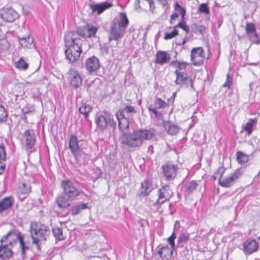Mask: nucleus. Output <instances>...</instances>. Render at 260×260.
Instances as JSON below:
<instances>
[{
  "instance_id": "nucleus-1",
  "label": "nucleus",
  "mask_w": 260,
  "mask_h": 260,
  "mask_svg": "<svg viewBox=\"0 0 260 260\" xmlns=\"http://www.w3.org/2000/svg\"><path fill=\"white\" fill-rule=\"evenodd\" d=\"M118 122L119 129L122 134L119 137L121 144L130 148L140 147L145 140H150L155 135L153 128L136 129L132 133L126 134L129 128V121L123 113L122 110H118L115 114Z\"/></svg>"
},
{
  "instance_id": "nucleus-2",
  "label": "nucleus",
  "mask_w": 260,
  "mask_h": 260,
  "mask_svg": "<svg viewBox=\"0 0 260 260\" xmlns=\"http://www.w3.org/2000/svg\"><path fill=\"white\" fill-rule=\"evenodd\" d=\"M60 186L62 194L57 197L55 202L59 208L67 209L71 206L72 200L79 197L83 191H80L69 179L61 181Z\"/></svg>"
},
{
  "instance_id": "nucleus-3",
  "label": "nucleus",
  "mask_w": 260,
  "mask_h": 260,
  "mask_svg": "<svg viewBox=\"0 0 260 260\" xmlns=\"http://www.w3.org/2000/svg\"><path fill=\"white\" fill-rule=\"evenodd\" d=\"M75 36L65 35L64 44L66 47L65 55L66 59L70 63L77 61L82 52L81 43L75 38Z\"/></svg>"
},
{
  "instance_id": "nucleus-4",
  "label": "nucleus",
  "mask_w": 260,
  "mask_h": 260,
  "mask_svg": "<svg viewBox=\"0 0 260 260\" xmlns=\"http://www.w3.org/2000/svg\"><path fill=\"white\" fill-rule=\"evenodd\" d=\"M30 234L32 243L36 246L39 250H40L41 245L49 237L50 231L46 225L39 222H34L30 224Z\"/></svg>"
},
{
  "instance_id": "nucleus-5",
  "label": "nucleus",
  "mask_w": 260,
  "mask_h": 260,
  "mask_svg": "<svg viewBox=\"0 0 260 260\" xmlns=\"http://www.w3.org/2000/svg\"><path fill=\"white\" fill-rule=\"evenodd\" d=\"M214 174L219 175L218 184L220 186L230 188L242 176V172L240 169H237L232 172H230L226 168L221 166L218 168Z\"/></svg>"
},
{
  "instance_id": "nucleus-6",
  "label": "nucleus",
  "mask_w": 260,
  "mask_h": 260,
  "mask_svg": "<svg viewBox=\"0 0 260 260\" xmlns=\"http://www.w3.org/2000/svg\"><path fill=\"white\" fill-rule=\"evenodd\" d=\"M120 19L113 21L110 28L109 40H118L123 37L129 21L125 13L119 14Z\"/></svg>"
},
{
  "instance_id": "nucleus-7",
  "label": "nucleus",
  "mask_w": 260,
  "mask_h": 260,
  "mask_svg": "<svg viewBox=\"0 0 260 260\" xmlns=\"http://www.w3.org/2000/svg\"><path fill=\"white\" fill-rule=\"evenodd\" d=\"M18 241L19 242L22 254H25L28 247L25 245L24 236L17 230H11L3 236L0 239V243H7V245L13 247L17 244Z\"/></svg>"
},
{
  "instance_id": "nucleus-8",
  "label": "nucleus",
  "mask_w": 260,
  "mask_h": 260,
  "mask_svg": "<svg viewBox=\"0 0 260 260\" xmlns=\"http://www.w3.org/2000/svg\"><path fill=\"white\" fill-rule=\"evenodd\" d=\"M206 53L202 47L193 48L190 52V61L194 66H200L205 60Z\"/></svg>"
},
{
  "instance_id": "nucleus-9",
  "label": "nucleus",
  "mask_w": 260,
  "mask_h": 260,
  "mask_svg": "<svg viewBox=\"0 0 260 260\" xmlns=\"http://www.w3.org/2000/svg\"><path fill=\"white\" fill-rule=\"evenodd\" d=\"M163 174L168 181H172L177 176L178 165L171 161L166 162L161 167Z\"/></svg>"
},
{
  "instance_id": "nucleus-10",
  "label": "nucleus",
  "mask_w": 260,
  "mask_h": 260,
  "mask_svg": "<svg viewBox=\"0 0 260 260\" xmlns=\"http://www.w3.org/2000/svg\"><path fill=\"white\" fill-rule=\"evenodd\" d=\"M175 84L181 87L194 89L193 80L186 73H180L176 75Z\"/></svg>"
},
{
  "instance_id": "nucleus-11",
  "label": "nucleus",
  "mask_w": 260,
  "mask_h": 260,
  "mask_svg": "<svg viewBox=\"0 0 260 260\" xmlns=\"http://www.w3.org/2000/svg\"><path fill=\"white\" fill-rule=\"evenodd\" d=\"M173 192L168 185L162 186L158 190V198L154 205H160L172 197Z\"/></svg>"
},
{
  "instance_id": "nucleus-12",
  "label": "nucleus",
  "mask_w": 260,
  "mask_h": 260,
  "mask_svg": "<svg viewBox=\"0 0 260 260\" xmlns=\"http://www.w3.org/2000/svg\"><path fill=\"white\" fill-rule=\"evenodd\" d=\"M95 123L96 127L102 131L105 130L108 125L114 128L116 125V122L113 119L110 118L107 119L104 116L101 114L96 115Z\"/></svg>"
},
{
  "instance_id": "nucleus-13",
  "label": "nucleus",
  "mask_w": 260,
  "mask_h": 260,
  "mask_svg": "<svg viewBox=\"0 0 260 260\" xmlns=\"http://www.w3.org/2000/svg\"><path fill=\"white\" fill-rule=\"evenodd\" d=\"M174 251L167 245L159 244L156 248L154 255H157L159 257L160 259L158 260H169L171 258Z\"/></svg>"
},
{
  "instance_id": "nucleus-14",
  "label": "nucleus",
  "mask_w": 260,
  "mask_h": 260,
  "mask_svg": "<svg viewBox=\"0 0 260 260\" xmlns=\"http://www.w3.org/2000/svg\"><path fill=\"white\" fill-rule=\"evenodd\" d=\"M173 10L174 12L170 17L169 23L170 24H174L179 16L181 17V20L185 19L186 10L180 5L177 2L174 4Z\"/></svg>"
},
{
  "instance_id": "nucleus-15",
  "label": "nucleus",
  "mask_w": 260,
  "mask_h": 260,
  "mask_svg": "<svg viewBox=\"0 0 260 260\" xmlns=\"http://www.w3.org/2000/svg\"><path fill=\"white\" fill-rule=\"evenodd\" d=\"M70 85L72 88L77 89L82 84V79L78 71L71 70L68 72Z\"/></svg>"
},
{
  "instance_id": "nucleus-16",
  "label": "nucleus",
  "mask_w": 260,
  "mask_h": 260,
  "mask_svg": "<svg viewBox=\"0 0 260 260\" xmlns=\"http://www.w3.org/2000/svg\"><path fill=\"white\" fill-rule=\"evenodd\" d=\"M31 191V186L26 181H20L16 190L18 198L21 201L27 198Z\"/></svg>"
},
{
  "instance_id": "nucleus-17",
  "label": "nucleus",
  "mask_w": 260,
  "mask_h": 260,
  "mask_svg": "<svg viewBox=\"0 0 260 260\" xmlns=\"http://www.w3.org/2000/svg\"><path fill=\"white\" fill-rule=\"evenodd\" d=\"M243 251L245 254H251L258 251L259 245L258 242L254 239L248 238L243 242Z\"/></svg>"
},
{
  "instance_id": "nucleus-18",
  "label": "nucleus",
  "mask_w": 260,
  "mask_h": 260,
  "mask_svg": "<svg viewBox=\"0 0 260 260\" xmlns=\"http://www.w3.org/2000/svg\"><path fill=\"white\" fill-rule=\"evenodd\" d=\"M85 68L90 74L96 73L100 68L99 59L94 56L88 58L85 61Z\"/></svg>"
},
{
  "instance_id": "nucleus-19",
  "label": "nucleus",
  "mask_w": 260,
  "mask_h": 260,
  "mask_svg": "<svg viewBox=\"0 0 260 260\" xmlns=\"http://www.w3.org/2000/svg\"><path fill=\"white\" fill-rule=\"evenodd\" d=\"M1 16L5 21L8 22H13L18 18V14L12 8H4L1 12Z\"/></svg>"
},
{
  "instance_id": "nucleus-20",
  "label": "nucleus",
  "mask_w": 260,
  "mask_h": 260,
  "mask_svg": "<svg viewBox=\"0 0 260 260\" xmlns=\"http://www.w3.org/2000/svg\"><path fill=\"white\" fill-rule=\"evenodd\" d=\"M245 32L247 37L252 40H254V43L259 44L260 39L256 31L255 24L252 22H246L245 26Z\"/></svg>"
},
{
  "instance_id": "nucleus-21",
  "label": "nucleus",
  "mask_w": 260,
  "mask_h": 260,
  "mask_svg": "<svg viewBox=\"0 0 260 260\" xmlns=\"http://www.w3.org/2000/svg\"><path fill=\"white\" fill-rule=\"evenodd\" d=\"M171 56L168 51L159 50L156 52L154 63L156 64L162 66L170 62Z\"/></svg>"
},
{
  "instance_id": "nucleus-22",
  "label": "nucleus",
  "mask_w": 260,
  "mask_h": 260,
  "mask_svg": "<svg viewBox=\"0 0 260 260\" xmlns=\"http://www.w3.org/2000/svg\"><path fill=\"white\" fill-rule=\"evenodd\" d=\"M69 147L71 153L77 158L80 155V148L77 136L75 134H72L69 139Z\"/></svg>"
},
{
  "instance_id": "nucleus-23",
  "label": "nucleus",
  "mask_w": 260,
  "mask_h": 260,
  "mask_svg": "<svg viewBox=\"0 0 260 260\" xmlns=\"http://www.w3.org/2000/svg\"><path fill=\"white\" fill-rule=\"evenodd\" d=\"M155 187V185L153 184L151 180H144L141 183L139 188L140 196L143 197L148 196Z\"/></svg>"
},
{
  "instance_id": "nucleus-24",
  "label": "nucleus",
  "mask_w": 260,
  "mask_h": 260,
  "mask_svg": "<svg viewBox=\"0 0 260 260\" xmlns=\"http://www.w3.org/2000/svg\"><path fill=\"white\" fill-rule=\"evenodd\" d=\"M12 247L7 245V243H1L0 244V259L9 260L14 254Z\"/></svg>"
},
{
  "instance_id": "nucleus-25",
  "label": "nucleus",
  "mask_w": 260,
  "mask_h": 260,
  "mask_svg": "<svg viewBox=\"0 0 260 260\" xmlns=\"http://www.w3.org/2000/svg\"><path fill=\"white\" fill-rule=\"evenodd\" d=\"M25 139L26 146L27 149L32 148L36 143V138L34 132L32 129H27L24 133Z\"/></svg>"
},
{
  "instance_id": "nucleus-26",
  "label": "nucleus",
  "mask_w": 260,
  "mask_h": 260,
  "mask_svg": "<svg viewBox=\"0 0 260 260\" xmlns=\"http://www.w3.org/2000/svg\"><path fill=\"white\" fill-rule=\"evenodd\" d=\"M14 204V198L12 197L4 198L0 201V213L11 208Z\"/></svg>"
},
{
  "instance_id": "nucleus-27",
  "label": "nucleus",
  "mask_w": 260,
  "mask_h": 260,
  "mask_svg": "<svg viewBox=\"0 0 260 260\" xmlns=\"http://www.w3.org/2000/svg\"><path fill=\"white\" fill-rule=\"evenodd\" d=\"M112 5L107 2H104L98 4H91L90 8L92 12H97L100 15L105 10L111 8Z\"/></svg>"
},
{
  "instance_id": "nucleus-28",
  "label": "nucleus",
  "mask_w": 260,
  "mask_h": 260,
  "mask_svg": "<svg viewBox=\"0 0 260 260\" xmlns=\"http://www.w3.org/2000/svg\"><path fill=\"white\" fill-rule=\"evenodd\" d=\"M189 63L185 61L176 60L173 62V66L175 68L174 74L177 75L180 73H184L182 71L185 70Z\"/></svg>"
},
{
  "instance_id": "nucleus-29",
  "label": "nucleus",
  "mask_w": 260,
  "mask_h": 260,
  "mask_svg": "<svg viewBox=\"0 0 260 260\" xmlns=\"http://www.w3.org/2000/svg\"><path fill=\"white\" fill-rule=\"evenodd\" d=\"M86 25L77 28L76 31L68 32L66 35H73L76 37L75 38L78 40V42L81 43V40L79 36L87 37L86 33Z\"/></svg>"
},
{
  "instance_id": "nucleus-30",
  "label": "nucleus",
  "mask_w": 260,
  "mask_h": 260,
  "mask_svg": "<svg viewBox=\"0 0 260 260\" xmlns=\"http://www.w3.org/2000/svg\"><path fill=\"white\" fill-rule=\"evenodd\" d=\"M92 107L86 103H83L82 106L79 108V111L81 114H82L85 119L88 120L89 114L92 111Z\"/></svg>"
},
{
  "instance_id": "nucleus-31",
  "label": "nucleus",
  "mask_w": 260,
  "mask_h": 260,
  "mask_svg": "<svg viewBox=\"0 0 260 260\" xmlns=\"http://www.w3.org/2000/svg\"><path fill=\"white\" fill-rule=\"evenodd\" d=\"M34 39L31 36L19 39V43L23 48H30L33 46Z\"/></svg>"
},
{
  "instance_id": "nucleus-32",
  "label": "nucleus",
  "mask_w": 260,
  "mask_h": 260,
  "mask_svg": "<svg viewBox=\"0 0 260 260\" xmlns=\"http://www.w3.org/2000/svg\"><path fill=\"white\" fill-rule=\"evenodd\" d=\"M15 67L19 70L25 71L28 68V63L23 57H21L18 61L15 62Z\"/></svg>"
},
{
  "instance_id": "nucleus-33",
  "label": "nucleus",
  "mask_w": 260,
  "mask_h": 260,
  "mask_svg": "<svg viewBox=\"0 0 260 260\" xmlns=\"http://www.w3.org/2000/svg\"><path fill=\"white\" fill-rule=\"evenodd\" d=\"M199 184L197 181L192 180L188 182L185 187V192L187 194L192 193L198 186Z\"/></svg>"
},
{
  "instance_id": "nucleus-34",
  "label": "nucleus",
  "mask_w": 260,
  "mask_h": 260,
  "mask_svg": "<svg viewBox=\"0 0 260 260\" xmlns=\"http://www.w3.org/2000/svg\"><path fill=\"white\" fill-rule=\"evenodd\" d=\"M256 122L254 119H250L248 122L243 127V129L246 132L247 135H250L252 133L253 125Z\"/></svg>"
},
{
  "instance_id": "nucleus-35",
  "label": "nucleus",
  "mask_w": 260,
  "mask_h": 260,
  "mask_svg": "<svg viewBox=\"0 0 260 260\" xmlns=\"http://www.w3.org/2000/svg\"><path fill=\"white\" fill-rule=\"evenodd\" d=\"M237 160L240 164H244L248 161L249 156L242 151H238L237 152Z\"/></svg>"
},
{
  "instance_id": "nucleus-36",
  "label": "nucleus",
  "mask_w": 260,
  "mask_h": 260,
  "mask_svg": "<svg viewBox=\"0 0 260 260\" xmlns=\"http://www.w3.org/2000/svg\"><path fill=\"white\" fill-rule=\"evenodd\" d=\"M98 27L90 24H86L87 38H91L95 36L98 31Z\"/></svg>"
},
{
  "instance_id": "nucleus-37",
  "label": "nucleus",
  "mask_w": 260,
  "mask_h": 260,
  "mask_svg": "<svg viewBox=\"0 0 260 260\" xmlns=\"http://www.w3.org/2000/svg\"><path fill=\"white\" fill-rule=\"evenodd\" d=\"M192 30L193 33L203 34L206 29V27L204 25H199L197 23H194L191 25Z\"/></svg>"
},
{
  "instance_id": "nucleus-38",
  "label": "nucleus",
  "mask_w": 260,
  "mask_h": 260,
  "mask_svg": "<svg viewBox=\"0 0 260 260\" xmlns=\"http://www.w3.org/2000/svg\"><path fill=\"white\" fill-rule=\"evenodd\" d=\"M9 48V43L5 38L0 39V53L5 52Z\"/></svg>"
},
{
  "instance_id": "nucleus-39",
  "label": "nucleus",
  "mask_w": 260,
  "mask_h": 260,
  "mask_svg": "<svg viewBox=\"0 0 260 260\" xmlns=\"http://www.w3.org/2000/svg\"><path fill=\"white\" fill-rule=\"evenodd\" d=\"M87 208V204L85 203H82L77 206L73 207L71 210L72 214L73 215H76L79 213L81 210L85 209Z\"/></svg>"
},
{
  "instance_id": "nucleus-40",
  "label": "nucleus",
  "mask_w": 260,
  "mask_h": 260,
  "mask_svg": "<svg viewBox=\"0 0 260 260\" xmlns=\"http://www.w3.org/2000/svg\"><path fill=\"white\" fill-rule=\"evenodd\" d=\"M178 30L175 27V26H173V30L170 32H166L165 34L164 39L166 40H168L174 38L178 35Z\"/></svg>"
},
{
  "instance_id": "nucleus-41",
  "label": "nucleus",
  "mask_w": 260,
  "mask_h": 260,
  "mask_svg": "<svg viewBox=\"0 0 260 260\" xmlns=\"http://www.w3.org/2000/svg\"><path fill=\"white\" fill-rule=\"evenodd\" d=\"M175 27L182 28L186 34H188L190 30L189 26L186 23L185 19L180 20V21L175 25Z\"/></svg>"
},
{
  "instance_id": "nucleus-42",
  "label": "nucleus",
  "mask_w": 260,
  "mask_h": 260,
  "mask_svg": "<svg viewBox=\"0 0 260 260\" xmlns=\"http://www.w3.org/2000/svg\"><path fill=\"white\" fill-rule=\"evenodd\" d=\"M52 232L55 237L58 240H62L64 239V236L61 229L57 227L54 228L52 230Z\"/></svg>"
},
{
  "instance_id": "nucleus-43",
  "label": "nucleus",
  "mask_w": 260,
  "mask_h": 260,
  "mask_svg": "<svg viewBox=\"0 0 260 260\" xmlns=\"http://www.w3.org/2000/svg\"><path fill=\"white\" fill-rule=\"evenodd\" d=\"M154 106L155 107H154V108L161 109L165 107H169V103H166L161 99L157 98L154 101Z\"/></svg>"
},
{
  "instance_id": "nucleus-44",
  "label": "nucleus",
  "mask_w": 260,
  "mask_h": 260,
  "mask_svg": "<svg viewBox=\"0 0 260 260\" xmlns=\"http://www.w3.org/2000/svg\"><path fill=\"white\" fill-rule=\"evenodd\" d=\"M189 239V234L184 232L180 234L177 242L178 243H184L187 242Z\"/></svg>"
},
{
  "instance_id": "nucleus-45",
  "label": "nucleus",
  "mask_w": 260,
  "mask_h": 260,
  "mask_svg": "<svg viewBox=\"0 0 260 260\" xmlns=\"http://www.w3.org/2000/svg\"><path fill=\"white\" fill-rule=\"evenodd\" d=\"M7 112L4 106L0 105V123L5 122L7 120Z\"/></svg>"
},
{
  "instance_id": "nucleus-46",
  "label": "nucleus",
  "mask_w": 260,
  "mask_h": 260,
  "mask_svg": "<svg viewBox=\"0 0 260 260\" xmlns=\"http://www.w3.org/2000/svg\"><path fill=\"white\" fill-rule=\"evenodd\" d=\"M176 238V235L175 232H173L171 235L168 238L167 241L168 243L170 245L171 248L173 250H175V240Z\"/></svg>"
},
{
  "instance_id": "nucleus-47",
  "label": "nucleus",
  "mask_w": 260,
  "mask_h": 260,
  "mask_svg": "<svg viewBox=\"0 0 260 260\" xmlns=\"http://www.w3.org/2000/svg\"><path fill=\"white\" fill-rule=\"evenodd\" d=\"M233 84V77L230 73L226 75V80L224 83L223 84V87H226L229 89Z\"/></svg>"
},
{
  "instance_id": "nucleus-48",
  "label": "nucleus",
  "mask_w": 260,
  "mask_h": 260,
  "mask_svg": "<svg viewBox=\"0 0 260 260\" xmlns=\"http://www.w3.org/2000/svg\"><path fill=\"white\" fill-rule=\"evenodd\" d=\"M198 10L201 13H203L206 14H209L210 13V10L207 4L204 3L201 4L198 8Z\"/></svg>"
},
{
  "instance_id": "nucleus-49",
  "label": "nucleus",
  "mask_w": 260,
  "mask_h": 260,
  "mask_svg": "<svg viewBox=\"0 0 260 260\" xmlns=\"http://www.w3.org/2000/svg\"><path fill=\"white\" fill-rule=\"evenodd\" d=\"M179 132V128L173 124L170 125L168 128V133L171 135H175Z\"/></svg>"
},
{
  "instance_id": "nucleus-50",
  "label": "nucleus",
  "mask_w": 260,
  "mask_h": 260,
  "mask_svg": "<svg viewBox=\"0 0 260 260\" xmlns=\"http://www.w3.org/2000/svg\"><path fill=\"white\" fill-rule=\"evenodd\" d=\"M119 110H122L123 114H124V112H126V113L137 112L135 107L132 106H126L124 108L120 109Z\"/></svg>"
},
{
  "instance_id": "nucleus-51",
  "label": "nucleus",
  "mask_w": 260,
  "mask_h": 260,
  "mask_svg": "<svg viewBox=\"0 0 260 260\" xmlns=\"http://www.w3.org/2000/svg\"><path fill=\"white\" fill-rule=\"evenodd\" d=\"M6 155V149L4 144H0V160H5Z\"/></svg>"
},
{
  "instance_id": "nucleus-52",
  "label": "nucleus",
  "mask_w": 260,
  "mask_h": 260,
  "mask_svg": "<svg viewBox=\"0 0 260 260\" xmlns=\"http://www.w3.org/2000/svg\"><path fill=\"white\" fill-rule=\"evenodd\" d=\"M176 92H175L172 95L171 98L168 100V103H169V105L170 104H171V105L173 104V103H174V102L175 101V99L176 98Z\"/></svg>"
},
{
  "instance_id": "nucleus-53",
  "label": "nucleus",
  "mask_w": 260,
  "mask_h": 260,
  "mask_svg": "<svg viewBox=\"0 0 260 260\" xmlns=\"http://www.w3.org/2000/svg\"><path fill=\"white\" fill-rule=\"evenodd\" d=\"M157 1L163 7H165L168 5V0H157Z\"/></svg>"
},
{
  "instance_id": "nucleus-54",
  "label": "nucleus",
  "mask_w": 260,
  "mask_h": 260,
  "mask_svg": "<svg viewBox=\"0 0 260 260\" xmlns=\"http://www.w3.org/2000/svg\"><path fill=\"white\" fill-rule=\"evenodd\" d=\"M157 108L152 107V105L150 106L149 108V110L153 112L156 116H157V115L159 114L157 111Z\"/></svg>"
},
{
  "instance_id": "nucleus-55",
  "label": "nucleus",
  "mask_w": 260,
  "mask_h": 260,
  "mask_svg": "<svg viewBox=\"0 0 260 260\" xmlns=\"http://www.w3.org/2000/svg\"><path fill=\"white\" fill-rule=\"evenodd\" d=\"M5 170V165L0 161V175L2 174Z\"/></svg>"
},
{
  "instance_id": "nucleus-56",
  "label": "nucleus",
  "mask_w": 260,
  "mask_h": 260,
  "mask_svg": "<svg viewBox=\"0 0 260 260\" xmlns=\"http://www.w3.org/2000/svg\"><path fill=\"white\" fill-rule=\"evenodd\" d=\"M187 37H185V38L183 39V40H182V41L181 42H179V43H177V45H179V46H180V45H184V44L186 43V42H187Z\"/></svg>"
},
{
  "instance_id": "nucleus-57",
  "label": "nucleus",
  "mask_w": 260,
  "mask_h": 260,
  "mask_svg": "<svg viewBox=\"0 0 260 260\" xmlns=\"http://www.w3.org/2000/svg\"><path fill=\"white\" fill-rule=\"evenodd\" d=\"M147 1L149 2V3L150 6L153 4V2L152 0H147Z\"/></svg>"
},
{
  "instance_id": "nucleus-58",
  "label": "nucleus",
  "mask_w": 260,
  "mask_h": 260,
  "mask_svg": "<svg viewBox=\"0 0 260 260\" xmlns=\"http://www.w3.org/2000/svg\"><path fill=\"white\" fill-rule=\"evenodd\" d=\"M213 178L214 180H215L217 178V176H213Z\"/></svg>"
},
{
  "instance_id": "nucleus-59",
  "label": "nucleus",
  "mask_w": 260,
  "mask_h": 260,
  "mask_svg": "<svg viewBox=\"0 0 260 260\" xmlns=\"http://www.w3.org/2000/svg\"><path fill=\"white\" fill-rule=\"evenodd\" d=\"M258 239L260 241V236L258 237Z\"/></svg>"
}]
</instances>
